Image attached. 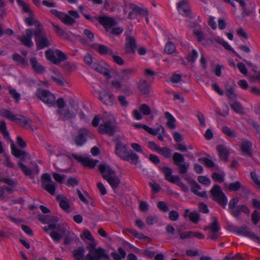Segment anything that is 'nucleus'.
<instances>
[{"label":"nucleus","mask_w":260,"mask_h":260,"mask_svg":"<svg viewBox=\"0 0 260 260\" xmlns=\"http://www.w3.org/2000/svg\"><path fill=\"white\" fill-rule=\"evenodd\" d=\"M99 170L103 178L111 185L114 192H116L120 184V180L115 171L107 164H100Z\"/></svg>","instance_id":"obj_1"},{"label":"nucleus","mask_w":260,"mask_h":260,"mask_svg":"<svg viewBox=\"0 0 260 260\" xmlns=\"http://www.w3.org/2000/svg\"><path fill=\"white\" fill-rule=\"evenodd\" d=\"M63 235L64 236V244L65 245H70L73 241H74L77 244L81 243L79 239L73 232L68 231L67 229L65 234H59L54 231H52L50 234V237L56 243L60 242Z\"/></svg>","instance_id":"obj_2"},{"label":"nucleus","mask_w":260,"mask_h":260,"mask_svg":"<svg viewBox=\"0 0 260 260\" xmlns=\"http://www.w3.org/2000/svg\"><path fill=\"white\" fill-rule=\"evenodd\" d=\"M210 193L213 201L217 202L223 208H225L228 203V198L219 185H214L210 190Z\"/></svg>","instance_id":"obj_3"},{"label":"nucleus","mask_w":260,"mask_h":260,"mask_svg":"<svg viewBox=\"0 0 260 260\" xmlns=\"http://www.w3.org/2000/svg\"><path fill=\"white\" fill-rule=\"evenodd\" d=\"M35 95L39 100L49 107H54L55 106V96L49 90L39 88L36 90Z\"/></svg>","instance_id":"obj_4"},{"label":"nucleus","mask_w":260,"mask_h":260,"mask_svg":"<svg viewBox=\"0 0 260 260\" xmlns=\"http://www.w3.org/2000/svg\"><path fill=\"white\" fill-rule=\"evenodd\" d=\"M99 131L101 134L107 135L109 137L113 136L115 133L119 132L115 119L104 121L99 125Z\"/></svg>","instance_id":"obj_5"},{"label":"nucleus","mask_w":260,"mask_h":260,"mask_svg":"<svg viewBox=\"0 0 260 260\" xmlns=\"http://www.w3.org/2000/svg\"><path fill=\"white\" fill-rule=\"evenodd\" d=\"M45 54L48 60L57 65L68 59L67 55L60 50H56L54 52L52 50L48 49L45 51Z\"/></svg>","instance_id":"obj_6"},{"label":"nucleus","mask_w":260,"mask_h":260,"mask_svg":"<svg viewBox=\"0 0 260 260\" xmlns=\"http://www.w3.org/2000/svg\"><path fill=\"white\" fill-rule=\"evenodd\" d=\"M172 160L174 165L178 167V173L180 174H185L187 172L189 164L185 162L183 154L175 152L172 156Z\"/></svg>","instance_id":"obj_7"},{"label":"nucleus","mask_w":260,"mask_h":260,"mask_svg":"<svg viewBox=\"0 0 260 260\" xmlns=\"http://www.w3.org/2000/svg\"><path fill=\"white\" fill-rule=\"evenodd\" d=\"M42 187L51 195H54L55 192V183L51 179V176L48 173H44L41 176Z\"/></svg>","instance_id":"obj_8"},{"label":"nucleus","mask_w":260,"mask_h":260,"mask_svg":"<svg viewBox=\"0 0 260 260\" xmlns=\"http://www.w3.org/2000/svg\"><path fill=\"white\" fill-rule=\"evenodd\" d=\"M35 40L38 50L43 49L51 45V43L47 37L46 32L40 31L35 34Z\"/></svg>","instance_id":"obj_9"},{"label":"nucleus","mask_w":260,"mask_h":260,"mask_svg":"<svg viewBox=\"0 0 260 260\" xmlns=\"http://www.w3.org/2000/svg\"><path fill=\"white\" fill-rule=\"evenodd\" d=\"M110 257L106 253L105 250L101 247H98L97 249L88 253L85 257V260H107Z\"/></svg>","instance_id":"obj_10"},{"label":"nucleus","mask_w":260,"mask_h":260,"mask_svg":"<svg viewBox=\"0 0 260 260\" xmlns=\"http://www.w3.org/2000/svg\"><path fill=\"white\" fill-rule=\"evenodd\" d=\"M229 228L231 231L249 237L252 240H256L258 242V239H259V237H257L253 232L248 231L247 226L245 225H242L240 228L236 226L230 225Z\"/></svg>","instance_id":"obj_11"},{"label":"nucleus","mask_w":260,"mask_h":260,"mask_svg":"<svg viewBox=\"0 0 260 260\" xmlns=\"http://www.w3.org/2000/svg\"><path fill=\"white\" fill-rule=\"evenodd\" d=\"M69 104L70 107L57 110V113L63 116V119L64 120L75 118L77 113V109L75 107L74 102H70Z\"/></svg>","instance_id":"obj_12"},{"label":"nucleus","mask_w":260,"mask_h":260,"mask_svg":"<svg viewBox=\"0 0 260 260\" xmlns=\"http://www.w3.org/2000/svg\"><path fill=\"white\" fill-rule=\"evenodd\" d=\"M51 13L59 18L64 24L67 25H73L76 23V20L69 15L57 11L56 9L50 10Z\"/></svg>","instance_id":"obj_13"},{"label":"nucleus","mask_w":260,"mask_h":260,"mask_svg":"<svg viewBox=\"0 0 260 260\" xmlns=\"http://www.w3.org/2000/svg\"><path fill=\"white\" fill-rule=\"evenodd\" d=\"M51 13L59 18L64 24L67 25H73L76 23V20L69 15L57 11L56 9L50 10Z\"/></svg>","instance_id":"obj_14"},{"label":"nucleus","mask_w":260,"mask_h":260,"mask_svg":"<svg viewBox=\"0 0 260 260\" xmlns=\"http://www.w3.org/2000/svg\"><path fill=\"white\" fill-rule=\"evenodd\" d=\"M97 92L99 94L98 99L104 104L107 106L113 105L115 101V96L112 93L105 90L103 91H98Z\"/></svg>","instance_id":"obj_15"},{"label":"nucleus","mask_w":260,"mask_h":260,"mask_svg":"<svg viewBox=\"0 0 260 260\" xmlns=\"http://www.w3.org/2000/svg\"><path fill=\"white\" fill-rule=\"evenodd\" d=\"M125 53L134 54L137 48L136 39L132 36H127L125 38Z\"/></svg>","instance_id":"obj_16"},{"label":"nucleus","mask_w":260,"mask_h":260,"mask_svg":"<svg viewBox=\"0 0 260 260\" xmlns=\"http://www.w3.org/2000/svg\"><path fill=\"white\" fill-rule=\"evenodd\" d=\"M72 156L78 162H81L84 166L90 168H93L99 162L98 160L89 157H83L76 154H72Z\"/></svg>","instance_id":"obj_17"},{"label":"nucleus","mask_w":260,"mask_h":260,"mask_svg":"<svg viewBox=\"0 0 260 260\" xmlns=\"http://www.w3.org/2000/svg\"><path fill=\"white\" fill-rule=\"evenodd\" d=\"M89 131L85 128H81L78 130V135L74 139L77 146H82L87 141L86 137L88 136Z\"/></svg>","instance_id":"obj_18"},{"label":"nucleus","mask_w":260,"mask_h":260,"mask_svg":"<svg viewBox=\"0 0 260 260\" xmlns=\"http://www.w3.org/2000/svg\"><path fill=\"white\" fill-rule=\"evenodd\" d=\"M26 35H23L21 37H19L18 39L25 46L31 48L33 46V43L31 41L33 31L30 29H27L25 30Z\"/></svg>","instance_id":"obj_19"},{"label":"nucleus","mask_w":260,"mask_h":260,"mask_svg":"<svg viewBox=\"0 0 260 260\" xmlns=\"http://www.w3.org/2000/svg\"><path fill=\"white\" fill-rule=\"evenodd\" d=\"M98 21L108 31H109V29L112 26H115L117 24L114 18L109 17L106 16L99 17Z\"/></svg>","instance_id":"obj_20"},{"label":"nucleus","mask_w":260,"mask_h":260,"mask_svg":"<svg viewBox=\"0 0 260 260\" xmlns=\"http://www.w3.org/2000/svg\"><path fill=\"white\" fill-rule=\"evenodd\" d=\"M128 152L127 146L124 145L121 141L118 140L116 144L115 154L121 159H124Z\"/></svg>","instance_id":"obj_21"},{"label":"nucleus","mask_w":260,"mask_h":260,"mask_svg":"<svg viewBox=\"0 0 260 260\" xmlns=\"http://www.w3.org/2000/svg\"><path fill=\"white\" fill-rule=\"evenodd\" d=\"M92 48L98 51L101 55H113V50L107 46L99 44H93L92 45Z\"/></svg>","instance_id":"obj_22"},{"label":"nucleus","mask_w":260,"mask_h":260,"mask_svg":"<svg viewBox=\"0 0 260 260\" xmlns=\"http://www.w3.org/2000/svg\"><path fill=\"white\" fill-rule=\"evenodd\" d=\"M29 61L32 69L36 73L42 74L46 72L45 68L38 62L36 57H31Z\"/></svg>","instance_id":"obj_23"},{"label":"nucleus","mask_w":260,"mask_h":260,"mask_svg":"<svg viewBox=\"0 0 260 260\" xmlns=\"http://www.w3.org/2000/svg\"><path fill=\"white\" fill-rule=\"evenodd\" d=\"M231 210V214L235 217H238L240 215L241 212H243L246 214L249 215V209L245 205H240Z\"/></svg>","instance_id":"obj_24"},{"label":"nucleus","mask_w":260,"mask_h":260,"mask_svg":"<svg viewBox=\"0 0 260 260\" xmlns=\"http://www.w3.org/2000/svg\"><path fill=\"white\" fill-rule=\"evenodd\" d=\"M11 148L12 154L16 158H20L21 156H25L28 160L30 159V156L29 154L25 151L21 150L16 148L14 143L11 144Z\"/></svg>","instance_id":"obj_25"},{"label":"nucleus","mask_w":260,"mask_h":260,"mask_svg":"<svg viewBox=\"0 0 260 260\" xmlns=\"http://www.w3.org/2000/svg\"><path fill=\"white\" fill-rule=\"evenodd\" d=\"M91 68L103 74L107 79H110L112 78L108 70L106 68L103 67L98 63L94 62L92 65L91 66Z\"/></svg>","instance_id":"obj_26"},{"label":"nucleus","mask_w":260,"mask_h":260,"mask_svg":"<svg viewBox=\"0 0 260 260\" xmlns=\"http://www.w3.org/2000/svg\"><path fill=\"white\" fill-rule=\"evenodd\" d=\"M252 144L251 142L248 140L244 141L241 144V151L242 153L246 156H252Z\"/></svg>","instance_id":"obj_27"},{"label":"nucleus","mask_w":260,"mask_h":260,"mask_svg":"<svg viewBox=\"0 0 260 260\" xmlns=\"http://www.w3.org/2000/svg\"><path fill=\"white\" fill-rule=\"evenodd\" d=\"M56 200L59 202V206L63 210L67 211L70 208V201L63 195H58L56 197Z\"/></svg>","instance_id":"obj_28"},{"label":"nucleus","mask_w":260,"mask_h":260,"mask_svg":"<svg viewBox=\"0 0 260 260\" xmlns=\"http://www.w3.org/2000/svg\"><path fill=\"white\" fill-rule=\"evenodd\" d=\"M216 149L219 153V157L225 161H228L230 152L226 147L222 145H217Z\"/></svg>","instance_id":"obj_29"},{"label":"nucleus","mask_w":260,"mask_h":260,"mask_svg":"<svg viewBox=\"0 0 260 260\" xmlns=\"http://www.w3.org/2000/svg\"><path fill=\"white\" fill-rule=\"evenodd\" d=\"M72 255L76 260H84L85 248L83 246H79L78 248L72 251Z\"/></svg>","instance_id":"obj_30"},{"label":"nucleus","mask_w":260,"mask_h":260,"mask_svg":"<svg viewBox=\"0 0 260 260\" xmlns=\"http://www.w3.org/2000/svg\"><path fill=\"white\" fill-rule=\"evenodd\" d=\"M38 220L43 223H50L51 222H57L59 220V218L56 216H50L40 215L38 218Z\"/></svg>","instance_id":"obj_31"},{"label":"nucleus","mask_w":260,"mask_h":260,"mask_svg":"<svg viewBox=\"0 0 260 260\" xmlns=\"http://www.w3.org/2000/svg\"><path fill=\"white\" fill-rule=\"evenodd\" d=\"M226 187L230 191H236L240 189H242L244 191H246L247 188L246 186L242 185L239 181L232 182L229 184H224Z\"/></svg>","instance_id":"obj_32"},{"label":"nucleus","mask_w":260,"mask_h":260,"mask_svg":"<svg viewBox=\"0 0 260 260\" xmlns=\"http://www.w3.org/2000/svg\"><path fill=\"white\" fill-rule=\"evenodd\" d=\"M138 87L140 92L143 94H148L150 92V85L145 80L140 81L138 84Z\"/></svg>","instance_id":"obj_33"},{"label":"nucleus","mask_w":260,"mask_h":260,"mask_svg":"<svg viewBox=\"0 0 260 260\" xmlns=\"http://www.w3.org/2000/svg\"><path fill=\"white\" fill-rule=\"evenodd\" d=\"M129 7L136 14L146 16L148 14V10L147 8L143 9L133 3L129 4Z\"/></svg>","instance_id":"obj_34"},{"label":"nucleus","mask_w":260,"mask_h":260,"mask_svg":"<svg viewBox=\"0 0 260 260\" xmlns=\"http://www.w3.org/2000/svg\"><path fill=\"white\" fill-rule=\"evenodd\" d=\"M51 24L53 27L54 30L57 36L68 40L70 39L68 34L63 30V29L61 28L59 25L54 23H52Z\"/></svg>","instance_id":"obj_35"},{"label":"nucleus","mask_w":260,"mask_h":260,"mask_svg":"<svg viewBox=\"0 0 260 260\" xmlns=\"http://www.w3.org/2000/svg\"><path fill=\"white\" fill-rule=\"evenodd\" d=\"M55 222H51L48 223L49 225L47 226H45L44 228V230L45 232H47L48 230H53L55 229L61 234H65L66 232V229L61 227L59 224H55Z\"/></svg>","instance_id":"obj_36"},{"label":"nucleus","mask_w":260,"mask_h":260,"mask_svg":"<svg viewBox=\"0 0 260 260\" xmlns=\"http://www.w3.org/2000/svg\"><path fill=\"white\" fill-rule=\"evenodd\" d=\"M12 59L18 65L21 66L24 68H27L28 67L27 60L18 53H15L13 54Z\"/></svg>","instance_id":"obj_37"},{"label":"nucleus","mask_w":260,"mask_h":260,"mask_svg":"<svg viewBox=\"0 0 260 260\" xmlns=\"http://www.w3.org/2000/svg\"><path fill=\"white\" fill-rule=\"evenodd\" d=\"M124 160L130 162L132 164L137 165L139 160V156L132 151H130L124 158Z\"/></svg>","instance_id":"obj_38"},{"label":"nucleus","mask_w":260,"mask_h":260,"mask_svg":"<svg viewBox=\"0 0 260 260\" xmlns=\"http://www.w3.org/2000/svg\"><path fill=\"white\" fill-rule=\"evenodd\" d=\"M225 90L226 91V95L229 98L230 100H235L237 96L235 93L234 88L227 83L225 85Z\"/></svg>","instance_id":"obj_39"},{"label":"nucleus","mask_w":260,"mask_h":260,"mask_svg":"<svg viewBox=\"0 0 260 260\" xmlns=\"http://www.w3.org/2000/svg\"><path fill=\"white\" fill-rule=\"evenodd\" d=\"M20 161L18 162V165L21 170V171L23 172V173L26 176H30L32 174L31 170L27 168L26 166H25L22 162H24L26 159H28L26 158L25 156H21Z\"/></svg>","instance_id":"obj_40"},{"label":"nucleus","mask_w":260,"mask_h":260,"mask_svg":"<svg viewBox=\"0 0 260 260\" xmlns=\"http://www.w3.org/2000/svg\"><path fill=\"white\" fill-rule=\"evenodd\" d=\"M215 40L217 43L221 45L226 50L232 51L236 56L240 58H242V57L237 52H236L230 45H229L223 39L219 37L216 38Z\"/></svg>","instance_id":"obj_41"},{"label":"nucleus","mask_w":260,"mask_h":260,"mask_svg":"<svg viewBox=\"0 0 260 260\" xmlns=\"http://www.w3.org/2000/svg\"><path fill=\"white\" fill-rule=\"evenodd\" d=\"M0 115L13 121L16 120V115L10 110L6 109H2L0 110Z\"/></svg>","instance_id":"obj_42"},{"label":"nucleus","mask_w":260,"mask_h":260,"mask_svg":"<svg viewBox=\"0 0 260 260\" xmlns=\"http://www.w3.org/2000/svg\"><path fill=\"white\" fill-rule=\"evenodd\" d=\"M165 117L168 119L167 122V125L171 129H174L176 128L175 123L176 119L169 112H166L165 113Z\"/></svg>","instance_id":"obj_43"},{"label":"nucleus","mask_w":260,"mask_h":260,"mask_svg":"<svg viewBox=\"0 0 260 260\" xmlns=\"http://www.w3.org/2000/svg\"><path fill=\"white\" fill-rule=\"evenodd\" d=\"M135 71L133 69H125L121 71L119 76L122 80H125L129 77L130 76L134 74Z\"/></svg>","instance_id":"obj_44"},{"label":"nucleus","mask_w":260,"mask_h":260,"mask_svg":"<svg viewBox=\"0 0 260 260\" xmlns=\"http://www.w3.org/2000/svg\"><path fill=\"white\" fill-rule=\"evenodd\" d=\"M231 108L236 113L240 114L243 113V108L241 103L238 101L230 102L229 103Z\"/></svg>","instance_id":"obj_45"},{"label":"nucleus","mask_w":260,"mask_h":260,"mask_svg":"<svg viewBox=\"0 0 260 260\" xmlns=\"http://www.w3.org/2000/svg\"><path fill=\"white\" fill-rule=\"evenodd\" d=\"M176 50V45L171 41H169L166 45L164 51L168 54H172Z\"/></svg>","instance_id":"obj_46"},{"label":"nucleus","mask_w":260,"mask_h":260,"mask_svg":"<svg viewBox=\"0 0 260 260\" xmlns=\"http://www.w3.org/2000/svg\"><path fill=\"white\" fill-rule=\"evenodd\" d=\"M212 218L213 220V221L210 225V230L214 234H216L219 231L220 227L216 217L213 216Z\"/></svg>","instance_id":"obj_47"},{"label":"nucleus","mask_w":260,"mask_h":260,"mask_svg":"<svg viewBox=\"0 0 260 260\" xmlns=\"http://www.w3.org/2000/svg\"><path fill=\"white\" fill-rule=\"evenodd\" d=\"M157 152L161 154L166 158H170L172 156L171 149L167 147L162 148L160 147Z\"/></svg>","instance_id":"obj_48"},{"label":"nucleus","mask_w":260,"mask_h":260,"mask_svg":"<svg viewBox=\"0 0 260 260\" xmlns=\"http://www.w3.org/2000/svg\"><path fill=\"white\" fill-rule=\"evenodd\" d=\"M16 120H18L20 122H23L25 125H28L32 131L33 129L31 127V120L27 118L26 117L22 115H19L18 117L16 116Z\"/></svg>","instance_id":"obj_49"},{"label":"nucleus","mask_w":260,"mask_h":260,"mask_svg":"<svg viewBox=\"0 0 260 260\" xmlns=\"http://www.w3.org/2000/svg\"><path fill=\"white\" fill-rule=\"evenodd\" d=\"M160 170L164 174L165 179L168 180L169 177L172 175L173 172L172 169L168 167H160Z\"/></svg>","instance_id":"obj_50"},{"label":"nucleus","mask_w":260,"mask_h":260,"mask_svg":"<svg viewBox=\"0 0 260 260\" xmlns=\"http://www.w3.org/2000/svg\"><path fill=\"white\" fill-rule=\"evenodd\" d=\"M189 218L193 223H197L200 220V215L197 211H194L189 213Z\"/></svg>","instance_id":"obj_51"},{"label":"nucleus","mask_w":260,"mask_h":260,"mask_svg":"<svg viewBox=\"0 0 260 260\" xmlns=\"http://www.w3.org/2000/svg\"><path fill=\"white\" fill-rule=\"evenodd\" d=\"M0 132L4 137H9V133L7 130L5 121H0Z\"/></svg>","instance_id":"obj_52"},{"label":"nucleus","mask_w":260,"mask_h":260,"mask_svg":"<svg viewBox=\"0 0 260 260\" xmlns=\"http://www.w3.org/2000/svg\"><path fill=\"white\" fill-rule=\"evenodd\" d=\"M139 110L144 115H149L151 113V109L149 107L145 104H142L139 107Z\"/></svg>","instance_id":"obj_53"},{"label":"nucleus","mask_w":260,"mask_h":260,"mask_svg":"<svg viewBox=\"0 0 260 260\" xmlns=\"http://www.w3.org/2000/svg\"><path fill=\"white\" fill-rule=\"evenodd\" d=\"M200 162H203L206 166L208 168L213 167L215 166V163L211 159L206 157H200L198 159Z\"/></svg>","instance_id":"obj_54"},{"label":"nucleus","mask_w":260,"mask_h":260,"mask_svg":"<svg viewBox=\"0 0 260 260\" xmlns=\"http://www.w3.org/2000/svg\"><path fill=\"white\" fill-rule=\"evenodd\" d=\"M222 131L224 134L229 137L235 138L236 137V134L227 126H223Z\"/></svg>","instance_id":"obj_55"},{"label":"nucleus","mask_w":260,"mask_h":260,"mask_svg":"<svg viewBox=\"0 0 260 260\" xmlns=\"http://www.w3.org/2000/svg\"><path fill=\"white\" fill-rule=\"evenodd\" d=\"M61 68L67 72H71L76 68L75 65L71 64L69 61H66L61 65Z\"/></svg>","instance_id":"obj_56"},{"label":"nucleus","mask_w":260,"mask_h":260,"mask_svg":"<svg viewBox=\"0 0 260 260\" xmlns=\"http://www.w3.org/2000/svg\"><path fill=\"white\" fill-rule=\"evenodd\" d=\"M212 178L217 182H223L224 180V176L217 172L212 174Z\"/></svg>","instance_id":"obj_57"},{"label":"nucleus","mask_w":260,"mask_h":260,"mask_svg":"<svg viewBox=\"0 0 260 260\" xmlns=\"http://www.w3.org/2000/svg\"><path fill=\"white\" fill-rule=\"evenodd\" d=\"M260 219L259 213L257 210H254L251 214V221L253 223L256 225Z\"/></svg>","instance_id":"obj_58"},{"label":"nucleus","mask_w":260,"mask_h":260,"mask_svg":"<svg viewBox=\"0 0 260 260\" xmlns=\"http://www.w3.org/2000/svg\"><path fill=\"white\" fill-rule=\"evenodd\" d=\"M198 54L197 51L193 49L192 50V52L191 54L188 55L187 56V59L189 62H190L191 63H194L197 57H198Z\"/></svg>","instance_id":"obj_59"},{"label":"nucleus","mask_w":260,"mask_h":260,"mask_svg":"<svg viewBox=\"0 0 260 260\" xmlns=\"http://www.w3.org/2000/svg\"><path fill=\"white\" fill-rule=\"evenodd\" d=\"M157 207L164 212L169 211V208L164 201H159L157 203Z\"/></svg>","instance_id":"obj_60"},{"label":"nucleus","mask_w":260,"mask_h":260,"mask_svg":"<svg viewBox=\"0 0 260 260\" xmlns=\"http://www.w3.org/2000/svg\"><path fill=\"white\" fill-rule=\"evenodd\" d=\"M9 93L14 99L16 102H19L20 99V94L15 89L12 88L9 89Z\"/></svg>","instance_id":"obj_61"},{"label":"nucleus","mask_w":260,"mask_h":260,"mask_svg":"<svg viewBox=\"0 0 260 260\" xmlns=\"http://www.w3.org/2000/svg\"><path fill=\"white\" fill-rule=\"evenodd\" d=\"M111 56L112 57L113 61L118 65L122 66L124 63V60L120 56L113 53Z\"/></svg>","instance_id":"obj_62"},{"label":"nucleus","mask_w":260,"mask_h":260,"mask_svg":"<svg viewBox=\"0 0 260 260\" xmlns=\"http://www.w3.org/2000/svg\"><path fill=\"white\" fill-rule=\"evenodd\" d=\"M179 213L175 210H172L169 213V218L172 221H174L177 220L179 218Z\"/></svg>","instance_id":"obj_63"},{"label":"nucleus","mask_w":260,"mask_h":260,"mask_svg":"<svg viewBox=\"0 0 260 260\" xmlns=\"http://www.w3.org/2000/svg\"><path fill=\"white\" fill-rule=\"evenodd\" d=\"M149 185L152 188V192H153L154 193H156L159 191L160 189V186L156 182H155L154 181V182H149Z\"/></svg>","instance_id":"obj_64"}]
</instances>
